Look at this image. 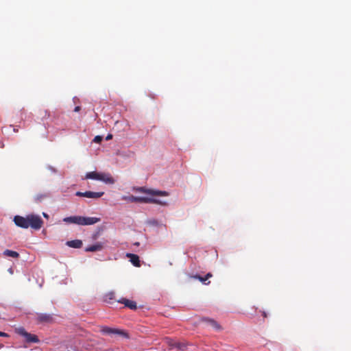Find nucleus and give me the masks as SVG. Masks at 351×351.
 Returning <instances> with one entry per match:
<instances>
[{
    "instance_id": "1",
    "label": "nucleus",
    "mask_w": 351,
    "mask_h": 351,
    "mask_svg": "<svg viewBox=\"0 0 351 351\" xmlns=\"http://www.w3.org/2000/svg\"><path fill=\"white\" fill-rule=\"evenodd\" d=\"M14 223L22 228H31L34 230H40L43 226L42 218L37 215L30 214L25 217L16 215L14 217Z\"/></svg>"
},
{
    "instance_id": "2",
    "label": "nucleus",
    "mask_w": 351,
    "mask_h": 351,
    "mask_svg": "<svg viewBox=\"0 0 351 351\" xmlns=\"http://www.w3.org/2000/svg\"><path fill=\"white\" fill-rule=\"evenodd\" d=\"M100 218L82 216H71L64 217L63 221L66 223H74L80 226L93 225L100 221Z\"/></svg>"
},
{
    "instance_id": "3",
    "label": "nucleus",
    "mask_w": 351,
    "mask_h": 351,
    "mask_svg": "<svg viewBox=\"0 0 351 351\" xmlns=\"http://www.w3.org/2000/svg\"><path fill=\"white\" fill-rule=\"evenodd\" d=\"M85 179H92L102 181L106 184H114L115 180L110 173H99L97 171L88 172L85 176Z\"/></svg>"
},
{
    "instance_id": "4",
    "label": "nucleus",
    "mask_w": 351,
    "mask_h": 351,
    "mask_svg": "<svg viewBox=\"0 0 351 351\" xmlns=\"http://www.w3.org/2000/svg\"><path fill=\"white\" fill-rule=\"evenodd\" d=\"M15 331L18 335L23 336L27 343H38L40 341L36 335L27 332L23 327L16 328Z\"/></svg>"
},
{
    "instance_id": "5",
    "label": "nucleus",
    "mask_w": 351,
    "mask_h": 351,
    "mask_svg": "<svg viewBox=\"0 0 351 351\" xmlns=\"http://www.w3.org/2000/svg\"><path fill=\"white\" fill-rule=\"evenodd\" d=\"M134 191L139 193H146L152 195H157V196H167L168 193L165 191H158V190H153L148 189L145 187H135L134 188Z\"/></svg>"
},
{
    "instance_id": "6",
    "label": "nucleus",
    "mask_w": 351,
    "mask_h": 351,
    "mask_svg": "<svg viewBox=\"0 0 351 351\" xmlns=\"http://www.w3.org/2000/svg\"><path fill=\"white\" fill-rule=\"evenodd\" d=\"M104 194V192H93V191H85V192H76L75 195L78 197H84L88 198L98 199Z\"/></svg>"
},
{
    "instance_id": "7",
    "label": "nucleus",
    "mask_w": 351,
    "mask_h": 351,
    "mask_svg": "<svg viewBox=\"0 0 351 351\" xmlns=\"http://www.w3.org/2000/svg\"><path fill=\"white\" fill-rule=\"evenodd\" d=\"M36 320L39 323H50L53 321V317L47 313H37Z\"/></svg>"
},
{
    "instance_id": "8",
    "label": "nucleus",
    "mask_w": 351,
    "mask_h": 351,
    "mask_svg": "<svg viewBox=\"0 0 351 351\" xmlns=\"http://www.w3.org/2000/svg\"><path fill=\"white\" fill-rule=\"evenodd\" d=\"M117 302L123 304L125 307H128L130 309L136 310L137 308L136 303L134 301L123 298L118 300Z\"/></svg>"
},
{
    "instance_id": "9",
    "label": "nucleus",
    "mask_w": 351,
    "mask_h": 351,
    "mask_svg": "<svg viewBox=\"0 0 351 351\" xmlns=\"http://www.w3.org/2000/svg\"><path fill=\"white\" fill-rule=\"evenodd\" d=\"M123 199L130 202L145 203L146 197H136L134 195L123 196Z\"/></svg>"
},
{
    "instance_id": "10",
    "label": "nucleus",
    "mask_w": 351,
    "mask_h": 351,
    "mask_svg": "<svg viewBox=\"0 0 351 351\" xmlns=\"http://www.w3.org/2000/svg\"><path fill=\"white\" fill-rule=\"evenodd\" d=\"M202 321L203 322L207 323L211 327H213V328H215L217 330H221V326L215 320H214L213 319H210V318H207V317H203V318H202Z\"/></svg>"
},
{
    "instance_id": "11",
    "label": "nucleus",
    "mask_w": 351,
    "mask_h": 351,
    "mask_svg": "<svg viewBox=\"0 0 351 351\" xmlns=\"http://www.w3.org/2000/svg\"><path fill=\"white\" fill-rule=\"evenodd\" d=\"M104 245L101 242H98L94 245H91L90 246H88L86 248V252H97V251H101L104 249Z\"/></svg>"
},
{
    "instance_id": "12",
    "label": "nucleus",
    "mask_w": 351,
    "mask_h": 351,
    "mask_svg": "<svg viewBox=\"0 0 351 351\" xmlns=\"http://www.w3.org/2000/svg\"><path fill=\"white\" fill-rule=\"evenodd\" d=\"M126 256L130 258V261L132 263L135 267H140L141 262L139 259V256L134 254L128 253Z\"/></svg>"
},
{
    "instance_id": "13",
    "label": "nucleus",
    "mask_w": 351,
    "mask_h": 351,
    "mask_svg": "<svg viewBox=\"0 0 351 351\" xmlns=\"http://www.w3.org/2000/svg\"><path fill=\"white\" fill-rule=\"evenodd\" d=\"M102 332L104 333L108 334V335H112V334L125 335L124 332H123L121 330H117V329H114V328H109V327L104 328L103 330H102Z\"/></svg>"
},
{
    "instance_id": "14",
    "label": "nucleus",
    "mask_w": 351,
    "mask_h": 351,
    "mask_svg": "<svg viewBox=\"0 0 351 351\" xmlns=\"http://www.w3.org/2000/svg\"><path fill=\"white\" fill-rule=\"evenodd\" d=\"M66 245L73 248H80L82 246V241L79 239L72 240L66 242Z\"/></svg>"
},
{
    "instance_id": "15",
    "label": "nucleus",
    "mask_w": 351,
    "mask_h": 351,
    "mask_svg": "<svg viewBox=\"0 0 351 351\" xmlns=\"http://www.w3.org/2000/svg\"><path fill=\"white\" fill-rule=\"evenodd\" d=\"M213 276L211 273H208L204 277H202L199 275H195L193 276L194 278L198 279L199 281H201L204 285H208L210 283V281L206 282L208 279L211 278Z\"/></svg>"
},
{
    "instance_id": "16",
    "label": "nucleus",
    "mask_w": 351,
    "mask_h": 351,
    "mask_svg": "<svg viewBox=\"0 0 351 351\" xmlns=\"http://www.w3.org/2000/svg\"><path fill=\"white\" fill-rule=\"evenodd\" d=\"M145 203L146 204H159V205H162V206L167 205V203L165 202H162L158 199H155V198H152V197H146Z\"/></svg>"
},
{
    "instance_id": "17",
    "label": "nucleus",
    "mask_w": 351,
    "mask_h": 351,
    "mask_svg": "<svg viewBox=\"0 0 351 351\" xmlns=\"http://www.w3.org/2000/svg\"><path fill=\"white\" fill-rule=\"evenodd\" d=\"M3 255L5 256H10V257L15 258L19 257V254L17 252L12 251L10 250H5L3 252Z\"/></svg>"
},
{
    "instance_id": "18",
    "label": "nucleus",
    "mask_w": 351,
    "mask_h": 351,
    "mask_svg": "<svg viewBox=\"0 0 351 351\" xmlns=\"http://www.w3.org/2000/svg\"><path fill=\"white\" fill-rule=\"evenodd\" d=\"M49 197V194L47 193H42V194H37L34 197V201L36 203H40L42 202L45 199Z\"/></svg>"
},
{
    "instance_id": "19",
    "label": "nucleus",
    "mask_w": 351,
    "mask_h": 351,
    "mask_svg": "<svg viewBox=\"0 0 351 351\" xmlns=\"http://www.w3.org/2000/svg\"><path fill=\"white\" fill-rule=\"evenodd\" d=\"M115 300V294L113 292L107 293L105 295L104 301L109 304H112V301Z\"/></svg>"
},
{
    "instance_id": "20",
    "label": "nucleus",
    "mask_w": 351,
    "mask_h": 351,
    "mask_svg": "<svg viewBox=\"0 0 351 351\" xmlns=\"http://www.w3.org/2000/svg\"><path fill=\"white\" fill-rule=\"evenodd\" d=\"M172 346L177 348L180 350H184L186 348V345L182 343H175Z\"/></svg>"
},
{
    "instance_id": "21",
    "label": "nucleus",
    "mask_w": 351,
    "mask_h": 351,
    "mask_svg": "<svg viewBox=\"0 0 351 351\" xmlns=\"http://www.w3.org/2000/svg\"><path fill=\"white\" fill-rule=\"evenodd\" d=\"M102 139H103L102 136H95V138L93 139V142H95L96 143H100L101 142Z\"/></svg>"
},
{
    "instance_id": "22",
    "label": "nucleus",
    "mask_w": 351,
    "mask_h": 351,
    "mask_svg": "<svg viewBox=\"0 0 351 351\" xmlns=\"http://www.w3.org/2000/svg\"><path fill=\"white\" fill-rule=\"evenodd\" d=\"M0 337H8L9 335L5 332L0 331Z\"/></svg>"
},
{
    "instance_id": "23",
    "label": "nucleus",
    "mask_w": 351,
    "mask_h": 351,
    "mask_svg": "<svg viewBox=\"0 0 351 351\" xmlns=\"http://www.w3.org/2000/svg\"><path fill=\"white\" fill-rule=\"evenodd\" d=\"M81 110V107L80 106H76L75 108H74V112H79L80 110Z\"/></svg>"
},
{
    "instance_id": "24",
    "label": "nucleus",
    "mask_w": 351,
    "mask_h": 351,
    "mask_svg": "<svg viewBox=\"0 0 351 351\" xmlns=\"http://www.w3.org/2000/svg\"><path fill=\"white\" fill-rule=\"evenodd\" d=\"M112 138V134H108V136H106V139L108 141V140H110Z\"/></svg>"
},
{
    "instance_id": "25",
    "label": "nucleus",
    "mask_w": 351,
    "mask_h": 351,
    "mask_svg": "<svg viewBox=\"0 0 351 351\" xmlns=\"http://www.w3.org/2000/svg\"><path fill=\"white\" fill-rule=\"evenodd\" d=\"M43 215L46 219H49V217L48 214H47L46 213H43Z\"/></svg>"
},
{
    "instance_id": "26",
    "label": "nucleus",
    "mask_w": 351,
    "mask_h": 351,
    "mask_svg": "<svg viewBox=\"0 0 351 351\" xmlns=\"http://www.w3.org/2000/svg\"><path fill=\"white\" fill-rule=\"evenodd\" d=\"M134 245H136V246H138L139 245V243L138 242H136V243H134Z\"/></svg>"
},
{
    "instance_id": "27",
    "label": "nucleus",
    "mask_w": 351,
    "mask_h": 351,
    "mask_svg": "<svg viewBox=\"0 0 351 351\" xmlns=\"http://www.w3.org/2000/svg\"><path fill=\"white\" fill-rule=\"evenodd\" d=\"M263 315L265 317H267V315H266L265 312H263Z\"/></svg>"
},
{
    "instance_id": "28",
    "label": "nucleus",
    "mask_w": 351,
    "mask_h": 351,
    "mask_svg": "<svg viewBox=\"0 0 351 351\" xmlns=\"http://www.w3.org/2000/svg\"><path fill=\"white\" fill-rule=\"evenodd\" d=\"M14 132H18V130H16V129H14Z\"/></svg>"
},
{
    "instance_id": "29",
    "label": "nucleus",
    "mask_w": 351,
    "mask_h": 351,
    "mask_svg": "<svg viewBox=\"0 0 351 351\" xmlns=\"http://www.w3.org/2000/svg\"><path fill=\"white\" fill-rule=\"evenodd\" d=\"M3 346L2 344H0V348H1Z\"/></svg>"
}]
</instances>
